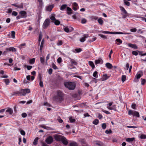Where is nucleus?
Wrapping results in <instances>:
<instances>
[{
  "mask_svg": "<svg viewBox=\"0 0 146 146\" xmlns=\"http://www.w3.org/2000/svg\"><path fill=\"white\" fill-rule=\"evenodd\" d=\"M20 133L21 135H25V131L23 130H21L20 131Z\"/></svg>",
  "mask_w": 146,
  "mask_h": 146,
  "instance_id": "bf43d9fd",
  "label": "nucleus"
},
{
  "mask_svg": "<svg viewBox=\"0 0 146 146\" xmlns=\"http://www.w3.org/2000/svg\"><path fill=\"white\" fill-rule=\"evenodd\" d=\"M69 146H78V144L76 142L73 141L70 143Z\"/></svg>",
  "mask_w": 146,
  "mask_h": 146,
  "instance_id": "393cba45",
  "label": "nucleus"
},
{
  "mask_svg": "<svg viewBox=\"0 0 146 146\" xmlns=\"http://www.w3.org/2000/svg\"><path fill=\"white\" fill-rule=\"evenodd\" d=\"M21 96H25L26 94L29 93L30 92V90L28 88L21 89Z\"/></svg>",
  "mask_w": 146,
  "mask_h": 146,
  "instance_id": "423d86ee",
  "label": "nucleus"
},
{
  "mask_svg": "<svg viewBox=\"0 0 146 146\" xmlns=\"http://www.w3.org/2000/svg\"><path fill=\"white\" fill-rule=\"evenodd\" d=\"M15 32L14 31H12L11 32V36L13 38H15Z\"/></svg>",
  "mask_w": 146,
  "mask_h": 146,
  "instance_id": "e433bc0d",
  "label": "nucleus"
},
{
  "mask_svg": "<svg viewBox=\"0 0 146 146\" xmlns=\"http://www.w3.org/2000/svg\"><path fill=\"white\" fill-rule=\"evenodd\" d=\"M19 14L21 15L23 18H25L26 17L27 13L25 11H21Z\"/></svg>",
  "mask_w": 146,
  "mask_h": 146,
  "instance_id": "9d476101",
  "label": "nucleus"
},
{
  "mask_svg": "<svg viewBox=\"0 0 146 146\" xmlns=\"http://www.w3.org/2000/svg\"><path fill=\"white\" fill-rule=\"evenodd\" d=\"M50 19L53 21H53H54L56 20V19L54 16H52L50 18Z\"/></svg>",
  "mask_w": 146,
  "mask_h": 146,
  "instance_id": "603ef678",
  "label": "nucleus"
},
{
  "mask_svg": "<svg viewBox=\"0 0 146 146\" xmlns=\"http://www.w3.org/2000/svg\"><path fill=\"white\" fill-rule=\"evenodd\" d=\"M99 36H100L101 38H103L104 39H106L107 37L105 35H102V34H99Z\"/></svg>",
  "mask_w": 146,
  "mask_h": 146,
  "instance_id": "a18cd8bd",
  "label": "nucleus"
},
{
  "mask_svg": "<svg viewBox=\"0 0 146 146\" xmlns=\"http://www.w3.org/2000/svg\"><path fill=\"white\" fill-rule=\"evenodd\" d=\"M75 50L77 53H79L82 51V50L80 48H76L75 49Z\"/></svg>",
  "mask_w": 146,
  "mask_h": 146,
  "instance_id": "ea45409f",
  "label": "nucleus"
},
{
  "mask_svg": "<svg viewBox=\"0 0 146 146\" xmlns=\"http://www.w3.org/2000/svg\"><path fill=\"white\" fill-rule=\"evenodd\" d=\"M129 67V65L128 63H127L126 65L125 69L127 70Z\"/></svg>",
  "mask_w": 146,
  "mask_h": 146,
  "instance_id": "338daca9",
  "label": "nucleus"
},
{
  "mask_svg": "<svg viewBox=\"0 0 146 146\" xmlns=\"http://www.w3.org/2000/svg\"><path fill=\"white\" fill-rule=\"evenodd\" d=\"M9 51L8 50H7V48L2 53V55H5L7 53L8 51Z\"/></svg>",
  "mask_w": 146,
  "mask_h": 146,
  "instance_id": "8fccbe9b",
  "label": "nucleus"
},
{
  "mask_svg": "<svg viewBox=\"0 0 146 146\" xmlns=\"http://www.w3.org/2000/svg\"><path fill=\"white\" fill-rule=\"evenodd\" d=\"M102 111L107 114H110V113L108 111L105 110L103 109L102 110Z\"/></svg>",
  "mask_w": 146,
  "mask_h": 146,
  "instance_id": "13d9d810",
  "label": "nucleus"
},
{
  "mask_svg": "<svg viewBox=\"0 0 146 146\" xmlns=\"http://www.w3.org/2000/svg\"><path fill=\"white\" fill-rule=\"evenodd\" d=\"M40 86L41 87H42L43 86V83L40 80L39 82Z\"/></svg>",
  "mask_w": 146,
  "mask_h": 146,
  "instance_id": "69168bd1",
  "label": "nucleus"
},
{
  "mask_svg": "<svg viewBox=\"0 0 146 146\" xmlns=\"http://www.w3.org/2000/svg\"><path fill=\"white\" fill-rule=\"evenodd\" d=\"M12 5L16 7H17L19 8H23V4L22 3H21L19 5H18L17 4H12Z\"/></svg>",
  "mask_w": 146,
  "mask_h": 146,
  "instance_id": "f8f14e48",
  "label": "nucleus"
},
{
  "mask_svg": "<svg viewBox=\"0 0 146 146\" xmlns=\"http://www.w3.org/2000/svg\"><path fill=\"white\" fill-rule=\"evenodd\" d=\"M17 14V12L15 11H13L12 13V15L15 16H16Z\"/></svg>",
  "mask_w": 146,
  "mask_h": 146,
  "instance_id": "a19ab883",
  "label": "nucleus"
},
{
  "mask_svg": "<svg viewBox=\"0 0 146 146\" xmlns=\"http://www.w3.org/2000/svg\"><path fill=\"white\" fill-rule=\"evenodd\" d=\"M42 37V35L41 32H40L39 35L38 42H40Z\"/></svg>",
  "mask_w": 146,
  "mask_h": 146,
  "instance_id": "473e14b6",
  "label": "nucleus"
},
{
  "mask_svg": "<svg viewBox=\"0 0 146 146\" xmlns=\"http://www.w3.org/2000/svg\"><path fill=\"white\" fill-rule=\"evenodd\" d=\"M95 64H102L103 63V60L101 59L96 60L95 61Z\"/></svg>",
  "mask_w": 146,
  "mask_h": 146,
  "instance_id": "2eb2a0df",
  "label": "nucleus"
},
{
  "mask_svg": "<svg viewBox=\"0 0 146 146\" xmlns=\"http://www.w3.org/2000/svg\"><path fill=\"white\" fill-rule=\"evenodd\" d=\"M98 21L100 25H102L104 23V21L102 18H100L98 19Z\"/></svg>",
  "mask_w": 146,
  "mask_h": 146,
  "instance_id": "aec40b11",
  "label": "nucleus"
},
{
  "mask_svg": "<svg viewBox=\"0 0 146 146\" xmlns=\"http://www.w3.org/2000/svg\"><path fill=\"white\" fill-rule=\"evenodd\" d=\"M106 127V124L105 123H103L102 124V127L103 129H105Z\"/></svg>",
  "mask_w": 146,
  "mask_h": 146,
  "instance_id": "de8ad7c7",
  "label": "nucleus"
},
{
  "mask_svg": "<svg viewBox=\"0 0 146 146\" xmlns=\"http://www.w3.org/2000/svg\"><path fill=\"white\" fill-rule=\"evenodd\" d=\"M86 21H87L86 19L83 18L82 19L81 22L82 24H84L86 23Z\"/></svg>",
  "mask_w": 146,
  "mask_h": 146,
  "instance_id": "c03bdc74",
  "label": "nucleus"
},
{
  "mask_svg": "<svg viewBox=\"0 0 146 146\" xmlns=\"http://www.w3.org/2000/svg\"><path fill=\"white\" fill-rule=\"evenodd\" d=\"M112 132L111 131L110 129L109 130H106L105 131V133L107 134H109Z\"/></svg>",
  "mask_w": 146,
  "mask_h": 146,
  "instance_id": "09e8293b",
  "label": "nucleus"
},
{
  "mask_svg": "<svg viewBox=\"0 0 146 146\" xmlns=\"http://www.w3.org/2000/svg\"><path fill=\"white\" fill-rule=\"evenodd\" d=\"M65 86L70 90H73L75 88L76 84L73 82H68L64 83Z\"/></svg>",
  "mask_w": 146,
  "mask_h": 146,
  "instance_id": "f03ea898",
  "label": "nucleus"
},
{
  "mask_svg": "<svg viewBox=\"0 0 146 146\" xmlns=\"http://www.w3.org/2000/svg\"><path fill=\"white\" fill-rule=\"evenodd\" d=\"M126 76L125 75H122L121 77V80L122 82H123L126 80Z\"/></svg>",
  "mask_w": 146,
  "mask_h": 146,
  "instance_id": "f704fd0d",
  "label": "nucleus"
},
{
  "mask_svg": "<svg viewBox=\"0 0 146 146\" xmlns=\"http://www.w3.org/2000/svg\"><path fill=\"white\" fill-rule=\"evenodd\" d=\"M130 31L131 32H135L136 31L137 29L135 28H134L130 29Z\"/></svg>",
  "mask_w": 146,
  "mask_h": 146,
  "instance_id": "5fc2aeb1",
  "label": "nucleus"
},
{
  "mask_svg": "<svg viewBox=\"0 0 146 146\" xmlns=\"http://www.w3.org/2000/svg\"><path fill=\"white\" fill-rule=\"evenodd\" d=\"M55 139L57 141H61L62 143L65 145H67L68 144L67 139L62 136L57 135L55 136Z\"/></svg>",
  "mask_w": 146,
  "mask_h": 146,
  "instance_id": "f257e3e1",
  "label": "nucleus"
},
{
  "mask_svg": "<svg viewBox=\"0 0 146 146\" xmlns=\"http://www.w3.org/2000/svg\"><path fill=\"white\" fill-rule=\"evenodd\" d=\"M140 138L141 139H146V135L144 134H142L140 136Z\"/></svg>",
  "mask_w": 146,
  "mask_h": 146,
  "instance_id": "79ce46f5",
  "label": "nucleus"
},
{
  "mask_svg": "<svg viewBox=\"0 0 146 146\" xmlns=\"http://www.w3.org/2000/svg\"><path fill=\"white\" fill-rule=\"evenodd\" d=\"M102 33L104 34H124V35H127L130 34L131 33H123L121 32H111L108 31H101Z\"/></svg>",
  "mask_w": 146,
  "mask_h": 146,
  "instance_id": "20e7f679",
  "label": "nucleus"
},
{
  "mask_svg": "<svg viewBox=\"0 0 146 146\" xmlns=\"http://www.w3.org/2000/svg\"><path fill=\"white\" fill-rule=\"evenodd\" d=\"M57 96L56 98L59 101H62L63 100L64 94L60 90H58L57 91Z\"/></svg>",
  "mask_w": 146,
  "mask_h": 146,
  "instance_id": "7ed1b4c3",
  "label": "nucleus"
},
{
  "mask_svg": "<svg viewBox=\"0 0 146 146\" xmlns=\"http://www.w3.org/2000/svg\"><path fill=\"white\" fill-rule=\"evenodd\" d=\"M69 119L71 122H74L75 121V119L73 118L72 117H70Z\"/></svg>",
  "mask_w": 146,
  "mask_h": 146,
  "instance_id": "58836bf2",
  "label": "nucleus"
},
{
  "mask_svg": "<svg viewBox=\"0 0 146 146\" xmlns=\"http://www.w3.org/2000/svg\"><path fill=\"white\" fill-rule=\"evenodd\" d=\"M85 40V38L84 37L82 38L80 40V41L81 42H83Z\"/></svg>",
  "mask_w": 146,
  "mask_h": 146,
  "instance_id": "0e129e2a",
  "label": "nucleus"
},
{
  "mask_svg": "<svg viewBox=\"0 0 146 146\" xmlns=\"http://www.w3.org/2000/svg\"><path fill=\"white\" fill-rule=\"evenodd\" d=\"M67 6V5L66 4H64L61 6L60 8V9L62 11Z\"/></svg>",
  "mask_w": 146,
  "mask_h": 146,
  "instance_id": "cd10ccee",
  "label": "nucleus"
},
{
  "mask_svg": "<svg viewBox=\"0 0 146 146\" xmlns=\"http://www.w3.org/2000/svg\"><path fill=\"white\" fill-rule=\"evenodd\" d=\"M108 78V77L106 74H104L103 75L102 80L103 81L107 79Z\"/></svg>",
  "mask_w": 146,
  "mask_h": 146,
  "instance_id": "c756f323",
  "label": "nucleus"
},
{
  "mask_svg": "<svg viewBox=\"0 0 146 146\" xmlns=\"http://www.w3.org/2000/svg\"><path fill=\"white\" fill-rule=\"evenodd\" d=\"M132 54L133 55H135V56H137L138 54V53L137 52L135 51H132Z\"/></svg>",
  "mask_w": 146,
  "mask_h": 146,
  "instance_id": "3c124183",
  "label": "nucleus"
},
{
  "mask_svg": "<svg viewBox=\"0 0 146 146\" xmlns=\"http://www.w3.org/2000/svg\"><path fill=\"white\" fill-rule=\"evenodd\" d=\"M63 41L61 40H58L56 43L57 45L58 46L62 45L63 44Z\"/></svg>",
  "mask_w": 146,
  "mask_h": 146,
  "instance_id": "c85d7f7f",
  "label": "nucleus"
},
{
  "mask_svg": "<svg viewBox=\"0 0 146 146\" xmlns=\"http://www.w3.org/2000/svg\"><path fill=\"white\" fill-rule=\"evenodd\" d=\"M53 22H54L55 24L56 25H58L60 24V21L56 19L54 21H53Z\"/></svg>",
  "mask_w": 146,
  "mask_h": 146,
  "instance_id": "bb28decb",
  "label": "nucleus"
},
{
  "mask_svg": "<svg viewBox=\"0 0 146 146\" xmlns=\"http://www.w3.org/2000/svg\"><path fill=\"white\" fill-rule=\"evenodd\" d=\"M131 107L133 109H135L136 108V104H132Z\"/></svg>",
  "mask_w": 146,
  "mask_h": 146,
  "instance_id": "4d7b16f0",
  "label": "nucleus"
},
{
  "mask_svg": "<svg viewBox=\"0 0 146 146\" xmlns=\"http://www.w3.org/2000/svg\"><path fill=\"white\" fill-rule=\"evenodd\" d=\"M7 50H8L9 51H11L12 52H16V49L14 47H9L7 48Z\"/></svg>",
  "mask_w": 146,
  "mask_h": 146,
  "instance_id": "a211bd4d",
  "label": "nucleus"
},
{
  "mask_svg": "<svg viewBox=\"0 0 146 146\" xmlns=\"http://www.w3.org/2000/svg\"><path fill=\"white\" fill-rule=\"evenodd\" d=\"M38 139L39 138L38 137H36L34 139L33 142V144L34 145H36L37 144Z\"/></svg>",
  "mask_w": 146,
  "mask_h": 146,
  "instance_id": "b1692460",
  "label": "nucleus"
},
{
  "mask_svg": "<svg viewBox=\"0 0 146 146\" xmlns=\"http://www.w3.org/2000/svg\"><path fill=\"white\" fill-rule=\"evenodd\" d=\"M52 66L54 69H58L57 67L53 63L52 64Z\"/></svg>",
  "mask_w": 146,
  "mask_h": 146,
  "instance_id": "49530a36",
  "label": "nucleus"
},
{
  "mask_svg": "<svg viewBox=\"0 0 146 146\" xmlns=\"http://www.w3.org/2000/svg\"><path fill=\"white\" fill-rule=\"evenodd\" d=\"M53 139L51 136H49L46 139V142L48 144L51 143L53 141Z\"/></svg>",
  "mask_w": 146,
  "mask_h": 146,
  "instance_id": "6e6552de",
  "label": "nucleus"
},
{
  "mask_svg": "<svg viewBox=\"0 0 146 146\" xmlns=\"http://www.w3.org/2000/svg\"><path fill=\"white\" fill-rule=\"evenodd\" d=\"M96 37L93 38L92 39L90 40H89V41L90 42H92L95 40H96Z\"/></svg>",
  "mask_w": 146,
  "mask_h": 146,
  "instance_id": "864d4df0",
  "label": "nucleus"
},
{
  "mask_svg": "<svg viewBox=\"0 0 146 146\" xmlns=\"http://www.w3.org/2000/svg\"><path fill=\"white\" fill-rule=\"evenodd\" d=\"M128 114L129 115H132L133 116H136L138 117L140 116L139 113L137 111L131 110L128 111Z\"/></svg>",
  "mask_w": 146,
  "mask_h": 146,
  "instance_id": "39448f33",
  "label": "nucleus"
},
{
  "mask_svg": "<svg viewBox=\"0 0 146 146\" xmlns=\"http://www.w3.org/2000/svg\"><path fill=\"white\" fill-rule=\"evenodd\" d=\"M6 112H8L10 114H12L13 113V110L11 109H9L6 110Z\"/></svg>",
  "mask_w": 146,
  "mask_h": 146,
  "instance_id": "2f4dec72",
  "label": "nucleus"
},
{
  "mask_svg": "<svg viewBox=\"0 0 146 146\" xmlns=\"http://www.w3.org/2000/svg\"><path fill=\"white\" fill-rule=\"evenodd\" d=\"M134 139L135 138L134 137L131 138H128L126 139V141L128 142H131L133 141Z\"/></svg>",
  "mask_w": 146,
  "mask_h": 146,
  "instance_id": "412c9836",
  "label": "nucleus"
},
{
  "mask_svg": "<svg viewBox=\"0 0 146 146\" xmlns=\"http://www.w3.org/2000/svg\"><path fill=\"white\" fill-rule=\"evenodd\" d=\"M124 3L125 5L127 6H129L130 5V3L127 1H125Z\"/></svg>",
  "mask_w": 146,
  "mask_h": 146,
  "instance_id": "e2e57ef3",
  "label": "nucleus"
},
{
  "mask_svg": "<svg viewBox=\"0 0 146 146\" xmlns=\"http://www.w3.org/2000/svg\"><path fill=\"white\" fill-rule=\"evenodd\" d=\"M99 122V120L97 119H95L93 122V123L95 125H97Z\"/></svg>",
  "mask_w": 146,
  "mask_h": 146,
  "instance_id": "72a5a7b5",
  "label": "nucleus"
},
{
  "mask_svg": "<svg viewBox=\"0 0 146 146\" xmlns=\"http://www.w3.org/2000/svg\"><path fill=\"white\" fill-rule=\"evenodd\" d=\"M21 95V90L14 92L13 93L12 96H17Z\"/></svg>",
  "mask_w": 146,
  "mask_h": 146,
  "instance_id": "ddd939ff",
  "label": "nucleus"
},
{
  "mask_svg": "<svg viewBox=\"0 0 146 146\" xmlns=\"http://www.w3.org/2000/svg\"><path fill=\"white\" fill-rule=\"evenodd\" d=\"M128 45L129 47L132 48L136 49L137 48V46L135 44L129 43Z\"/></svg>",
  "mask_w": 146,
  "mask_h": 146,
  "instance_id": "dca6fc26",
  "label": "nucleus"
},
{
  "mask_svg": "<svg viewBox=\"0 0 146 146\" xmlns=\"http://www.w3.org/2000/svg\"><path fill=\"white\" fill-rule=\"evenodd\" d=\"M54 6L53 5H49L46 7V10L48 11H50L52 10V9L53 8Z\"/></svg>",
  "mask_w": 146,
  "mask_h": 146,
  "instance_id": "9b49d317",
  "label": "nucleus"
},
{
  "mask_svg": "<svg viewBox=\"0 0 146 146\" xmlns=\"http://www.w3.org/2000/svg\"><path fill=\"white\" fill-rule=\"evenodd\" d=\"M90 66L92 68L94 67V65L93 62L91 61H90L88 62Z\"/></svg>",
  "mask_w": 146,
  "mask_h": 146,
  "instance_id": "7c9ffc66",
  "label": "nucleus"
},
{
  "mask_svg": "<svg viewBox=\"0 0 146 146\" xmlns=\"http://www.w3.org/2000/svg\"><path fill=\"white\" fill-rule=\"evenodd\" d=\"M22 116L23 117H26L27 115L26 113H23L21 114Z\"/></svg>",
  "mask_w": 146,
  "mask_h": 146,
  "instance_id": "052dcab7",
  "label": "nucleus"
},
{
  "mask_svg": "<svg viewBox=\"0 0 146 146\" xmlns=\"http://www.w3.org/2000/svg\"><path fill=\"white\" fill-rule=\"evenodd\" d=\"M62 62V58L60 57H59L57 59V62L58 63H60Z\"/></svg>",
  "mask_w": 146,
  "mask_h": 146,
  "instance_id": "680f3d73",
  "label": "nucleus"
},
{
  "mask_svg": "<svg viewBox=\"0 0 146 146\" xmlns=\"http://www.w3.org/2000/svg\"><path fill=\"white\" fill-rule=\"evenodd\" d=\"M44 44V40H42L41 41L40 46V50H41L43 48Z\"/></svg>",
  "mask_w": 146,
  "mask_h": 146,
  "instance_id": "4c0bfd02",
  "label": "nucleus"
},
{
  "mask_svg": "<svg viewBox=\"0 0 146 146\" xmlns=\"http://www.w3.org/2000/svg\"><path fill=\"white\" fill-rule=\"evenodd\" d=\"M40 61L41 64H44V58L42 57H40Z\"/></svg>",
  "mask_w": 146,
  "mask_h": 146,
  "instance_id": "37998d69",
  "label": "nucleus"
},
{
  "mask_svg": "<svg viewBox=\"0 0 146 146\" xmlns=\"http://www.w3.org/2000/svg\"><path fill=\"white\" fill-rule=\"evenodd\" d=\"M141 76L140 74H137L135 76L136 78H135L134 80L135 82H137L139 81L138 79L140 78Z\"/></svg>",
  "mask_w": 146,
  "mask_h": 146,
  "instance_id": "4468645a",
  "label": "nucleus"
},
{
  "mask_svg": "<svg viewBox=\"0 0 146 146\" xmlns=\"http://www.w3.org/2000/svg\"><path fill=\"white\" fill-rule=\"evenodd\" d=\"M67 14L68 15L71 14L72 13V10L71 9L68 7H67Z\"/></svg>",
  "mask_w": 146,
  "mask_h": 146,
  "instance_id": "4be33fe9",
  "label": "nucleus"
},
{
  "mask_svg": "<svg viewBox=\"0 0 146 146\" xmlns=\"http://www.w3.org/2000/svg\"><path fill=\"white\" fill-rule=\"evenodd\" d=\"M116 43L117 45H120L122 43V40L119 38L115 40Z\"/></svg>",
  "mask_w": 146,
  "mask_h": 146,
  "instance_id": "f3484780",
  "label": "nucleus"
},
{
  "mask_svg": "<svg viewBox=\"0 0 146 146\" xmlns=\"http://www.w3.org/2000/svg\"><path fill=\"white\" fill-rule=\"evenodd\" d=\"M70 59V62L72 64L76 65H77V63L74 60L71 58Z\"/></svg>",
  "mask_w": 146,
  "mask_h": 146,
  "instance_id": "5701e85b",
  "label": "nucleus"
},
{
  "mask_svg": "<svg viewBox=\"0 0 146 146\" xmlns=\"http://www.w3.org/2000/svg\"><path fill=\"white\" fill-rule=\"evenodd\" d=\"M35 60V58H33L29 60V63L30 64H33L34 63Z\"/></svg>",
  "mask_w": 146,
  "mask_h": 146,
  "instance_id": "a878e982",
  "label": "nucleus"
},
{
  "mask_svg": "<svg viewBox=\"0 0 146 146\" xmlns=\"http://www.w3.org/2000/svg\"><path fill=\"white\" fill-rule=\"evenodd\" d=\"M98 19V17L97 16H93L92 17V19L93 20H96Z\"/></svg>",
  "mask_w": 146,
  "mask_h": 146,
  "instance_id": "774afa93",
  "label": "nucleus"
},
{
  "mask_svg": "<svg viewBox=\"0 0 146 146\" xmlns=\"http://www.w3.org/2000/svg\"><path fill=\"white\" fill-rule=\"evenodd\" d=\"M98 72L97 71H95L93 74V76L96 78H98V75H97Z\"/></svg>",
  "mask_w": 146,
  "mask_h": 146,
  "instance_id": "c9c22d12",
  "label": "nucleus"
},
{
  "mask_svg": "<svg viewBox=\"0 0 146 146\" xmlns=\"http://www.w3.org/2000/svg\"><path fill=\"white\" fill-rule=\"evenodd\" d=\"M64 31L67 33L71 32L73 30V29L71 27L68 28L67 27H64Z\"/></svg>",
  "mask_w": 146,
  "mask_h": 146,
  "instance_id": "1a4fd4ad",
  "label": "nucleus"
},
{
  "mask_svg": "<svg viewBox=\"0 0 146 146\" xmlns=\"http://www.w3.org/2000/svg\"><path fill=\"white\" fill-rule=\"evenodd\" d=\"M50 25V20L49 19H46L44 21L42 25L43 28L44 29L46 28Z\"/></svg>",
  "mask_w": 146,
  "mask_h": 146,
  "instance_id": "0eeeda50",
  "label": "nucleus"
},
{
  "mask_svg": "<svg viewBox=\"0 0 146 146\" xmlns=\"http://www.w3.org/2000/svg\"><path fill=\"white\" fill-rule=\"evenodd\" d=\"M106 66L108 69H111L112 67V65L109 63H107L106 64Z\"/></svg>",
  "mask_w": 146,
  "mask_h": 146,
  "instance_id": "6ab92c4d",
  "label": "nucleus"
},
{
  "mask_svg": "<svg viewBox=\"0 0 146 146\" xmlns=\"http://www.w3.org/2000/svg\"><path fill=\"white\" fill-rule=\"evenodd\" d=\"M5 82L6 85H8L10 82V81L8 79H6L5 80Z\"/></svg>",
  "mask_w": 146,
  "mask_h": 146,
  "instance_id": "6e6d98bb",
  "label": "nucleus"
}]
</instances>
